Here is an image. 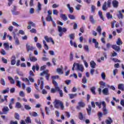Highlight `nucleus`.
<instances>
[{
  "mask_svg": "<svg viewBox=\"0 0 124 124\" xmlns=\"http://www.w3.org/2000/svg\"><path fill=\"white\" fill-rule=\"evenodd\" d=\"M95 104L96 105H97V106H98L99 109L101 108V105L102 104L103 106L102 110L104 112V115H107V114H108V111H107V109L106 108V104H105V102H96Z\"/></svg>",
  "mask_w": 124,
  "mask_h": 124,
  "instance_id": "f257e3e1",
  "label": "nucleus"
},
{
  "mask_svg": "<svg viewBox=\"0 0 124 124\" xmlns=\"http://www.w3.org/2000/svg\"><path fill=\"white\" fill-rule=\"evenodd\" d=\"M53 103L55 108L59 109L60 107L62 110H64V106H63V103L62 101L56 99Z\"/></svg>",
  "mask_w": 124,
  "mask_h": 124,
  "instance_id": "f03ea898",
  "label": "nucleus"
},
{
  "mask_svg": "<svg viewBox=\"0 0 124 124\" xmlns=\"http://www.w3.org/2000/svg\"><path fill=\"white\" fill-rule=\"evenodd\" d=\"M58 31L59 32V35L60 36V37H62V35L63 34V32H66L67 31V30H66V28H62L61 26L58 27Z\"/></svg>",
  "mask_w": 124,
  "mask_h": 124,
  "instance_id": "7ed1b4c3",
  "label": "nucleus"
},
{
  "mask_svg": "<svg viewBox=\"0 0 124 124\" xmlns=\"http://www.w3.org/2000/svg\"><path fill=\"white\" fill-rule=\"evenodd\" d=\"M100 88H98L99 94H101V89H104L106 87V83L103 81L100 82Z\"/></svg>",
  "mask_w": 124,
  "mask_h": 124,
  "instance_id": "20e7f679",
  "label": "nucleus"
},
{
  "mask_svg": "<svg viewBox=\"0 0 124 124\" xmlns=\"http://www.w3.org/2000/svg\"><path fill=\"white\" fill-rule=\"evenodd\" d=\"M86 105L83 102L80 101L78 102V106H77L76 108L77 110H81V108H84Z\"/></svg>",
  "mask_w": 124,
  "mask_h": 124,
  "instance_id": "39448f33",
  "label": "nucleus"
},
{
  "mask_svg": "<svg viewBox=\"0 0 124 124\" xmlns=\"http://www.w3.org/2000/svg\"><path fill=\"white\" fill-rule=\"evenodd\" d=\"M52 84L54 85L55 89L56 92H59L61 91V89H60V87H59V84L57 83V81L55 80H52Z\"/></svg>",
  "mask_w": 124,
  "mask_h": 124,
  "instance_id": "423d86ee",
  "label": "nucleus"
},
{
  "mask_svg": "<svg viewBox=\"0 0 124 124\" xmlns=\"http://www.w3.org/2000/svg\"><path fill=\"white\" fill-rule=\"evenodd\" d=\"M44 74L46 75V80L49 81V78H50V74H48V70H46V71H43V72L41 73L40 74V75L41 76H43Z\"/></svg>",
  "mask_w": 124,
  "mask_h": 124,
  "instance_id": "0eeeda50",
  "label": "nucleus"
},
{
  "mask_svg": "<svg viewBox=\"0 0 124 124\" xmlns=\"http://www.w3.org/2000/svg\"><path fill=\"white\" fill-rule=\"evenodd\" d=\"M101 92L104 95H109L110 94L109 89L108 88H105Z\"/></svg>",
  "mask_w": 124,
  "mask_h": 124,
  "instance_id": "6e6552de",
  "label": "nucleus"
},
{
  "mask_svg": "<svg viewBox=\"0 0 124 124\" xmlns=\"http://www.w3.org/2000/svg\"><path fill=\"white\" fill-rule=\"evenodd\" d=\"M76 66L78 70H79L80 72H83V71H84V67L82 65L77 63Z\"/></svg>",
  "mask_w": 124,
  "mask_h": 124,
  "instance_id": "1a4fd4ad",
  "label": "nucleus"
},
{
  "mask_svg": "<svg viewBox=\"0 0 124 124\" xmlns=\"http://www.w3.org/2000/svg\"><path fill=\"white\" fill-rule=\"evenodd\" d=\"M3 114L6 115L9 112V108L7 106L4 107L2 109Z\"/></svg>",
  "mask_w": 124,
  "mask_h": 124,
  "instance_id": "9d476101",
  "label": "nucleus"
},
{
  "mask_svg": "<svg viewBox=\"0 0 124 124\" xmlns=\"http://www.w3.org/2000/svg\"><path fill=\"white\" fill-rule=\"evenodd\" d=\"M108 8H109L107 6V2L105 1L102 7V10L103 11H106Z\"/></svg>",
  "mask_w": 124,
  "mask_h": 124,
  "instance_id": "9b49d317",
  "label": "nucleus"
},
{
  "mask_svg": "<svg viewBox=\"0 0 124 124\" xmlns=\"http://www.w3.org/2000/svg\"><path fill=\"white\" fill-rule=\"evenodd\" d=\"M111 47L112 48H113L114 50H115L117 52H120V51H121V48H120V46H118L116 45H112Z\"/></svg>",
  "mask_w": 124,
  "mask_h": 124,
  "instance_id": "f8f14e48",
  "label": "nucleus"
},
{
  "mask_svg": "<svg viewBox=\"0 0 124 124\" xmlns=\"http://www.w3.org/2000/svg\"><path fill=\"white\" fill-rule=\"evenodd\" d=\"M112 6L114 7V8H118V6H119V1L114 0L112 2Z\"/></svg>",
  "mask_w": 124,
  "mask_h": 124,
  "instance_id": "ddd939ff",
  "label": "nucleus"
},
{
  "mask_svg": "<svg viewBox=\"0 0 124 124\" xmlns=\"http://www.w3.org/2000/svg\"><path fill=\"white\" fill-rule=\"evenodd\" d=\"M35 68L36 71H38L39 70V65L38 64H36V65H33L32 67V70H33V72H35Z\"/></svg>",
  "mask_w": 124,
  "mask_h": 124,
  "instance_id": "4468645a",
  "label": "nucleus"
},
{
  "mask_svg": "<svg viewBox=\"0 0 124 124\" xmlns=\"http://www.w3.org/2000/svg\"><path fill=\"white\" fill-rule=\"evenodd\" d=\"M16 63V57L15 56H13L12 57V60L11 61V64L12 65H14Z\"/></svg>",
  "mask_w": 124,
  "mask_h": 124,
  "instance_id": "2eb2a0df",
  "label": "nucleus"
},
{
  "mask_svg": "<svg viewBox=\"0 0 124 124\" xmlns=\"http://www.w3.org/2000/svg\"><path fill=\"white\" fill-rule=\"evenodd\" d=\"M13 104H14V99L12 98L9 104V107L10 109H13V107H12V105H13Z\"/></svg>",
  "mask_w": 124,
  "mask_h": 124,
  "instance_id": "dca6fc26",
  "label": "nucleus"
},
{
  "mask_svg": "<svg viewBox=\"0 0 124 124\" xmlns=\"http://www.w3.org/2000/svg\"><path fill=\"white\" fill-rule=\"evenodd\" d=\"M89 19L92 24H95V23H96V20H94V18H93V16H90Z\"/></svg>",
  "mask_w": 124,
  "mask_h": 124,
  "instance_id": "f3484780",
  "label": "nucleus"
},
{
  "mask_svg": "<svg viewBox=\"0 0 124 124\" xmlns=\"http://www.w3.org/2000/svg\"><path fill=\"white\" fill-rule=\"evenodd\" d=\"M29 59L31 62H33L37 61V58H35L34 56H31V54L29 55Z\"/></svg>",
  "mask_w": 124,
  "mask_h": 124,
  "instance_id": "a211bd4d",
  "label": "nucleus"
},
{
  "mask_svg": "<svg viewBox=\"0 0 124 124\" xmlns=\"http://www.w3.org/2000/svg\"><path fill=\"white\" fill-rule=\"evenodd\" d=\"M90 66L92 68H95V65H96V63L94 62V61H91L90 62Z\"/></svg>",
  "mask_w": 124,
  "mask_h": 124,
  "instance_id": "6ab92c4d",
  "label": "nucleus"
},
{
  "mask_svg": "<svg viewBox=\"0 0 124 124\" xmlns=\"http://www.w3.org/2000/svg\"><path fill=\"white\" fill-rule=\"evenodd\" d=\"M8 78L11 84H12V85H14V84H15V80H14V79H13L12 77H8Z\"/></svg>",
  "mask_w": 124,
  "mask_h": 124,
  "instance_id": "aec40b11",
  "label": "nucleus"
},
{
  "mask_svg": "<svg viewBox=\"0 0 124 124\" xmlns=\"http://www.w3.org/2000/svg\"><path fill=\"white\" fill-rule=\"evenodd\" d=\"M61 68H58L56 70L57 72H58L59 74H63V72L62 71V66H61Z\"/></svg>",
  "mask_w": 124,
  "mask_h": 124,
  "instance_id": "412c9836",
  "label": "nucleus"
},
{
  "mask_svg": "<svg viewBox=\"0 0 124 124\" xmlns=\"http://www.w3.org/2000/svg\"><path fill=\"white\" fill-rule=\"evenodd\" d=\"M60 17L61 18H62L63 21H67V20H68V18L67 17V16H66L65 15L61 14L60 15Z\"/></svg>",
  "mask_w": 124,
  "mask_h": 124,
  "instance_id": "4be33fe9",
  "label": "nucleus"
},
{
  "mask_svg": "<svg viewBox=\"0 0 124 124\" xmlns=\"http://www.w3.org/2000/svg\"><path fill=\"white\" fill-rule=\"evenodd\" d=\"M67 7L69 9V12H70V13H73V10H74L73 7H70V4H68L67 5Z\"/></svg>",
  "mask_w": 124,
  "mask_h": 124,
  "instance_id": "5701e85b",
  "label": "nucleus"
},
{
  "mask_svg": "<svg viewBox=\"0 0 124 124\" xmlns=\"http://www.w3.org/2000/svg\"><path fill=\"white\" fill-rule=\"evenodd\" d=\"M118 14H117V16L119 19H123L124 16H123V14H122V13H121L120 11H118Z\"/></svg>",
  "mask_w": 124,
  "mask_h": 124,
  "instance_id": "b1692460",
  "label": "nucleus"
},
{
  "mask_svg": "<svg viewBox=\"0 0 124 124\" xmlns=\"http://www.w3.org/2000/svg\"><path fill=\"white\" fill-rule=\"evenodd\" d=\"M112 123H113V120L110 117H108V119L106 120V124H111Z\"/></svg>",
  "mask_w": 124,
  "mask_h": 124,
  "instance_id": "393cba45",
  "label": "nucleus"
},
{
  "mask_svg": "<svg viewBox=\"0 0 124 124\" xmlns=\"http://www.w3.org/2000/svg\"><path fill=\"white\" fill-rule=\"evenodd\" d=\"M101 31H102L101 27L100 26H98L96 28V31L98 32L99 35H101Z\"/></svg>",
  "mask_w": 124,
  "mask_h": 124,
  "instance_id": "a878e982",
  "label": "nucleus"
},
{
  "mask_svg": "<svg viewBox=\"0 0 124 124\" xmlns=\"http://www.w3.org/2000/svg\"><path fill=\"white\" fill-rule=\"evenodd\" d=\"M45 39L46 41V42H51L52 38L51 37H48L47 36H45Z\"/></svg>",
  "mask_w": 124,
  "mask_h": 124,
  "instance_id": "bb28decb",
  "label": "nucleus"
},
{
  "mask_svg": "<svg viewBox=\"0 0 124 124\" xmlns=\"http://www.w3.org/2000/svg\"><path fill=\"white\" fill-rule=\"evenodd\" d=\"M118 90H121V91H123L124 92V84H120L118 85Z\"/></svg>",
  "mask_w": 124,
  "mask_h": 124,
  "instance_id": "cd10ccee",
  "label": "nucleus"
},
{
  "mask_svg": "<svg viewBox=\"0 0 124 124\" xmlns=\"http://www.w3.org/2000/svg\"><path fill=\"white\" fill-rule=\"evenodd\" d=\"M98 14L100 17V19H102L103 21H104V17H103V15H102V12L100 11L98 12Z\"/></svg>",
  "mask_w": 124,
  "mask_h": 124,
  "instance_id": "c85d7f7f",
  "label": "nucleus"
},
{
  "mask_svg": "<svg viewBox=\"0 0 124 124\" xmlns=\"http://www.w3.org/2000/svg\"><path fill=\"white\" fill-rule=\"evenodd\" d=\"M69 37L71 40H74L75 38V33H71L69 35Z\"/></svg>",
  "mask_w": 124,
  "mask_h": 124,
  "instance_id": "c756f323",
  "label": "nucleus"
},
{
  "mask_svg": "<svg viewBox=\"0 0 124 124\" xmlns=\"http://www.w3.org/2000/svg\"><path fill=\"white\" fill-rule=\"evenodd\" d=\"M46 21L48 22H50L51 21V22H53V18H52V16H47L46 18Z\"/></svg>",
  "mask_w": 124,
  "mask_h": 124,
  "instance_id": "7c9ffc66",
  "label": "nucleus"
},
{
  "mask_svg": "<svg viewBox=\"0 0 124 124\" xmlns=\"http://www.w3.org/2000/svg\"><path fill=\"white\" fill-rule=\"evenodd\" d=\"M69 97L71 99L74 98L77 96V93L75 94H69Z\"/></svg>",
  "mask_w": 124,
  "mask_h": 124,
  "instance_id": "2f4dec72",
  "label": "nucleus"
},
{
  "mask_svg": "<svg viewBox=\"0 0 124 124\" xmlns=\"http://www.w3.org/2000/svg\"><path fill=\"white\" fill-rule=\"evenodd\" d=\"M87 111L88 115H91V113H92V107L91 106H88V108H87Z\"/></svg>",
  "mask_w": 124,
  "mask_h": 124,
  "instance_id": "473e14b6",
  "label": "nucleus"
},
{
  "mask_svg": "<svg viewBox=\"0 0 124 124\" xmlns=\"http://www.w3.org/2000/svg\"><path fill=\"white\" fill-rule=\"evenodd\" d=\"M40 10H41V4L40 3V2H38V5H37V11H38V12H39V11H40Z\"/></svg>",
  "mask_w": 124,
  "mask_h": 124,
  "instance_id": "72a5a7b5",
  "label": "nucleus"
},
{
  "mask_svg": "<svg viewBox=\"0 0 124 124\" xmlns=\"http://www.w3.org/2000/svg\"><path fill=\"white\" fill-rule=\"evenodd\" d=\"M22 107V105L19 102H17L16 104V108L20 109Z\"/></svg>",
  "mask_w": 124,
  "mask_h": 124,
  "instance_id": "f704fd0d",
  "label": "nucleus"
},
{
  "mask_svg": "<svg viewBox=\"0 0 124 124\" xmlns=\"http://www.w3.org/2000/svg\"><path fill=\"white\" fill-rule=\"evenodd\" d=\"M90 91L93 94H96L95 93V88L94 87H92L90 89Z\"/></svg>",
  "mask_w": 124,
  "mask_h": 124,
  "instance_id": "c9c22d12",
  "label": "nucleus"
},
{
  "mask_svg": "<svg viewBox=\"0 0 124 124\" xmlns=\"http://www.w3.org/2000/svg\"><path fill=\"white\" fill-rule=\"evenodd\" d=\"M68 17L71 20H75V19H76L75 16L73 15H68Z\"/></svg>",
  "mask_w": 124,
  "mask_h": 124,
  "instance_id": "e433bc0d",
  "label": "nucleus"
},
{
  "mask_svg": "<svg viewBox=\"0 0 124 124\" xmlns=\"http://www.w3.org/2000/svg\"><path fill=\"white\" fill-rule=\"evenodd\" d=\"M25 122L26 124H31V119L29 117H27L26 118V119L25 120Z\"/></svg>",
  "mask_w": 124,
  "mask_h": 124,
  "instance_id": "4c0bfd02",
  "label": "nucleus"
},
{
  "mask_svg": "<svg viewBox=\"0 0 124 124\" xmlns=\"http://www.w3.org/2000/svg\"><path fill=\"white\" fill-rule=\"evenodd\" d=\"M78 118L79 120L81 121H83V119H84V116H83V113L82 112H80L78 115Z\"/></svg>",
  "mask_w": 124,
  "mask_h": 124,
  "instance_id": "58836bf2",
  "label": "nucleus"
},
{
  "mask_svg": "<svg viewBox=\"0 0 124 124\" xmlns=\"http://www.w3.org/2000/svg\"><path fill=\"white\" fill-rule=\"evenodd\" d=\"M3 46L5 47L6 50H8V49H9V45H8V43H4Z\"/></svg>",
  "mask_w": 124,
  "mask_h": 124,
  "instance_id": "ea45409f",
  "label": "nucleus"
},
{
  "mask_svg": "<svg viewBox=\"0 0 124 124\" xmlns=\"http://www.w3.org/2000/svg\"><path fill=\"white\" fill-rule=\"evenodd\" d=\"M107 17L108 19H112L113 18V16L110 14V13H107L106 14Z\"/></svg>",
  "mask_w": 124,
  "mask_h": 124,
  "instance_id": "a19ab883",
  "label": "nucleus"
},
{
  "mask_svg": "<svg viewBox=\"0 0 124 124\" xmlns=\"http://www.w3.org/2000/svg\"><path fill=\"white\" fill-rule=\"evenodd\" d=\"M43 42L44 46L46 47L45 48L46 50H49V47L48 46V45H47V44L46 43V41L44 40Z\"/></svg>",
  "mask_w": 124,
  "mask_h": 124,
  "instance_id": "79ce46f5",
  "label": "nucleus"
},
{
  "mask_svg": "<svg viewBox=\"0 0 124 124\" xmlns=\"http://www.w3.org/2000/svg\"><path fill=\"white\" fill-rule=\"evenodd\" d=\"M82 83L84 84H87V83H88V79H87L86 77H83L82 78Z\"/></svg>",
  "mask_w": 124,
  "mask_h": 124,
  "instance_id": "37998d69",
  "label": "nucleus"
},
{
  "mask_svg": "<svg viewBox=\"0 0 124 124\" xmlns=\"http://www.w3.org/2000/svg\"><path fill=\"white\" fill-rule=\"evenodd\" d=\"M30 115H31V116H32V117H37V116H38V114H37V113H36V112L30 113Z\"/></svg>",
  "mask_w": 124,
  "mask_h": 124,
  "instance_id": "c03bdc74",
  "label": "nucleus"
},
{
  "mask_svg": "<svg viewBox=\"0 0 124 124\" xmlns=\"http://www.w3.org/2000/svg\"><path fill=\"white\" fill-rule=\"evenodd\" d=\"M0 83L2 86H5V85H6L5 80H4V79L3 78H1Z\"/></svg>",
  "mask_w": 124,
  "mask_h": 124,
  "instance_id": "a18cd8bd",
  "label": "nucleus"
},
{
  "mask_svg": "<svg viewBox=\"0 0 124 124\" xmlns=\"http://www.w3.org/2000/svg\"><path fill=\"white\" fill-rule=\"evenodd\" d=\"M116 43L117 45H122V44H123V42H122V41H121V39L120 38L118 39V40L116 42Z\"/></svg>",
  "mask_w": 124,
  "mask_h": 124,
  "instance_id": "49530a36",
  "label": "nucleus"
},
{
  "mask_svg": "<svg viewBox=\"0 0 124 124\" xmlns=\"http://www.w3.org/2000/svg\"><path fill=\"white\" fill-rule=\"evenodd\" d=\"M94 11H95V6L94 5L91 6V12L92 13H94Z\"/></svg>",
  "mask_w": 124,
  "mask_h": 124,
  "instance_id": "de8ad7c7",
  "label": "nucleus"
},
{
  "mask_svg": "<svg viewBox=\"0 0 124 124\" xmlns=\"http://www.w3.org/2000/svg\"><path fill=\"white\" fill-rule=\"evenodd\" d=\"M111 0H108L107 2V6H108V7L110 8L111 7Z\"/></svg>",
  "mask_w": 124,
  "mask_h": 124,
  "instance_id": "09e8293b",
  "label": "nucleus"
},
{
  "mask_svg": "<svg viewBox=\"0 0 124 124\" xmlns=\"http://www.w3.org/2000/svg\"><path fill=\"white\" fill-rule=\"evenodd\" d=\"M24 108H25L26 110H31V108L29 105H25Z\"/></svg>",
  "mask_w": 124,
  "mask_h": 124,
  "instance_id": "8fccbe9b",
  "label": "nucleus"
},
{
  "mask_svg": "<svg viewBox=\"0 0 124 124\" xmlns=\"http://www.w3.org/2000/svg\"><path fill=\"white\" fill-rule=\"evenodd\" d=\"M26 49L28 52H30V51H31V46H30L29 44H26Z\"/></svg>",
  "mask_w": 124,
  "mask_h": 124,
  "instance_id": "3c124183",
  "label": "nucleus"
},
{
  "mask_svg": "<svg viewBox=\"0 0 124 124\" xmlns=\"http://www.w3.org/2000/svg\"><path fill=\"white\" fill-rule=\"evenodd\" d=\"M16 86L18 87V88H21V81L19 80H16Z\"/></svg>",
  "mask_w": 124,
  "mask_h": 124,
  "instance_id": "603ef678",
  "label": "nucleus"
},
{
  "mask_svg": "<svg viewBox=\"0 0 124 124\" xmlns=\"http://www.w3.org/2000/svg\"><path fill=\"white\" fill-rule=\"evenodd\" d=\"M52 14H53V15H58V14H59V12L57 10H53Z\"/></svg>",
  "mask_w": 124,
  "mask_h": 124,
  "instance_id": "864d4df0",
  "label": "nucleus"
},
{
  "mask_svg": "<svg viewBox=\"0 0 124 124\" xmlns=\"http://www.w3.org/2000/svg\"><path fill=\"white\" fill-rule=\"evenodd\" d=\"M26 91L28 93H31V88L30 87H28L26 88Z\"/></svg>",
  "mask_w": 124,
  "mask_h": 124,
  "instance_id": "5fc2aeb1",
  "label": "nucleus"
},
{
  "mask_svg": "<svg viewBox=\"0 0 124 124\" xmlns=\"http://www.w3.org/2000/svg\"><path fill=\"white\" fill-rule=\"evenodd\" d=\"M112 61H113L114 62H121V61L117 59L111 58Z\"/></svg>",
  "mask_w": 124,
  "mask_h": 124,
  "instance_id": "6e6d98bb",
  "label": "nucleus"
},
{
  "mask_svg": "<svg viewBox=\"0 0 124 124\" xmlns=\"http://www.w3.org/2000/svg\"><path fill=\"white\" fill-rule=\"evenodd\" d=\"M15 118L16 119V120H20V116H19V114L16 113L15 115Z\"/></svg>",
  "mask_w": 124,
  "mask_h": 124,
  "instance_id": "4d7b16f0",
  "label": "nucleus"
},
{
  "mask_svg": "<svg viewBox=\"0 0 124 124\" xmlns=\"http://www.w3.org/2000/svg\"><path fill=\"white\" fill-rule=\"evenodd\" d=\"M36 46L37 47V48H38L40 49H41V48H42V46L39 43H37Z\"/></svg>",
  "mask_w": 124,
  "mask_h": 124,
  "instance_id": "13d9d810",
  "label": "nucleus"
},
{
  "mask_svg": "<svg viewBox=\"0 0 124 124\" xmlns=\"http://www.w3.org/2000/svg\"><path fill=\"white\" fill-rule=\"evenodd\" d=\"M59 92V95L61 97H62L63 96V93H62V91L60 90Z\"/></svg>",
  "mask_w": 124,
  "mask_h": 124,
  "instance_id": "bf43d9fd",
  "label": "nucleus"
},
{
  "mask_svg": "<svg viewBox=\"0 0 124 124\" xmlns=\"http://www.w3.org/2000/svg\"><path fill=\"white\" fill-rule=\"evenodd\" d=\"M101 77L103 80H105L106 79V76H105V73H101Z\"/></svg>",
  "mask_w": 124,
  "mask_h": 124,
  "instance_id": "052dcab7",
  "label": "nucleus"
},
{
  "mask_svg": "<svg viewBox=\"0 0 124 124\" xmlns=\"http://www.w3.org/2000/svg\"><path fill=\"white\" fill-rule=\"evenodd\" d=\"M15 43L16 45H19L20 44V42H19V39L17 37L15 38Z\"/></svg>",
  "mask_w": 124,
  "mask_h": 124,
  "instance_id": "680f3d73",
  "label": "nucleus"
},
{
  "mask_svg": "<svg viewBox=\"0 0 124 124\" xmlns=\"http://www.w3.org/2000/svg\"><path fill=\"white\" fill-rule=\"evenodd\" d=\"M19 95L22 97H24V96H25V93H24V92L23 91H20L19 92Z\"/></svg>",
  "mask_w": 124,
  "mask_h": 124,
  "instance_id": "e2e57ef3",
  "label": "nucleus"
},
{
  "mask_svg": "<svg viewBox=\"0 0 124 124\" xmlns=\"http://www.w3.org/2000/svg\"><path fill=\"white\" fill-rule=\"evenodd\" d=\"M2 62H3V63H7V60L5 59L4 58L2 57L1 58Z\"/></svg>",
  "mask_w": 124,
  "mask_h": 124,
  "instance_id": "0e129e2a",
  "label": "nucleus"
},
{
  "mask_svg": "<svg viewBox=\"0 0 124 124\" xmlns=\"http://www.w3.org/2000/svg\"><path fill=\"white\" fill-rule=\"evenodd\" d=\"M57 62V60L56 59V58H53L52 60V62L53 63V65H56V62Z\"/></svg>",
  "mask_w": 124,
  "mask_h": 124,
  "instance_id": "69168bd1",
  "label": "nucleus"
},
{
  "mask_svg": "<svg viewBox=\"0 0 124 124\" xmlns=\"http://www.w3.org/2000/svg\"><path fill=\"white\" fill-rule=\"evenodd\" d=\"M35 123H36V124H42L41 122L40 121V120H38L37 119H35Z\"/></svg>",
  "mask_w": 124,
  "mask_h": 124,
  "instance_id": "338daca9",
  "label": "nucleus"
},
{
  "mask_svg": "<svg viewBox=\"0 0 124 124\" xmlns=\"http://www.w3.org/2000/svg\"><path fill=\"white\" fill-rule=\"evenodd\" d=\"M120 104L122 105L123 107H124V99L120 101Z\"/></svg>",
  "mask_w": 124,
  "mask_h": 124,
  "instance_id": "774afa93",
  "label": "nucleus"
}]
</instances>
